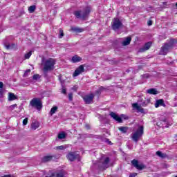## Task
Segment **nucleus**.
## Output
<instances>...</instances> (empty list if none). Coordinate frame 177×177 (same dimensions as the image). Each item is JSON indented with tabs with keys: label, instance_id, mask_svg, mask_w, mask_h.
<instances>
[{
	"label": "nucleus",
	"instance_id": "f257e3e1",
	"mask_svg": "<svg viewBox=\"0 0 177 177\" xmlns=\"http://www.w3.org/2000/svg\"><path fill=\"white\" fill-rule=\"evenodd\" d=\"M56 64V59L53 58H48L47 59H42L41 66H43L44 73L48 71H53L55 70V65Z\"/></svg>",
	"mask_w": 177,
	"mask_h": 177
},
{
	"label": "nucleus",
	"instance_id": "f03ea898",
	"mask_svg": "<svg viewBox=\"0 0 177 177\" xmlns=\"http://www.w3.org/2000/svg\"><path fill=\"white\" fill-rule=\"evenodd\" d=\"M92 12V8L90 6H86L84 8L83 12L81 10L74 11L73 15L77 19H82V20H86V17L89 16Z\"/></svg>",
	"mask_w": 177,
	"mask_h": 177
},
{
	"label": "nucleus",
	"instance_id": "7ed1b4c3",
	"mask_svg": "<svg viewBox=\"0 0 177 177\" xmlns=\"http://www.w3.org/2000/svg\"><path fill=\"white\" fill-rule=\"evenodd\" d=\"M175 44H176V40L174 39H170L169 41L167 43H165L160 50V55L165 56L175 46Z\"/></svg>",
	"mask_w": 177,
	"mask_h": 177
},
{
	"label": "nucleus",
	"instance_id": "20e7f679",
	"mask_svg": "<svg viewBox=\"0 0 177 177\" xmlns=\"http://www.w3.org/2000/svg\"><path fill=\"white\" fill-rule=\"evenodd\" d=\"M145 133V127L143 126H140L138 129L132 134L131 139L136 143L139 142V139L143 136Z\"/></svg>",
	"mask_w": 177,
	"mask_h": 177
},
{
	"label": "nucleus",
	"instance_id": "39448f33",
	"mask_svg": "<svg viewBox=\"0 0 177 177\" xmlns=\"http://www.w3.org/2000/svg\"><path fill=\"white\" fill-rule=\"evenodd\" d=\"M30 104L32 107H35L38 110V111H41L42 109V101L40 98H33L30 101Z\"/></svg>",
	"mask_w": 177,
	"mask_h": 177
},
{
	"label": "nucleus",
	"instance_id": "423d86ee",
	"mask_svg": "<svg viewBox=\"0 0 177 177\" xmlns=\"http://www.w3.org/2000/svg\"><path fill=\"white\" fill-rule=\"evenodd\" d=\"M109 162L110 158L106 157L104 159L101 158L98 162V168H100V169H107V168H109Z\"/></svg>",
	"mask_w": 177,
	"mask_h": 177
},
{
	"label": "nucleus",
	"instance_id": "0eeeda50",
	"mask_svg": "<svg viewBox=\"0 0 177 177\" xmlns=\"http://www.w3.org/2000/svg\"><path fill=\"white\" fill-rule=\"evenodd\" d=\"M113 24H112V30L115 31L116 30H120L121 27H122V22L120 21V19L118 18H114L113 20Z\"/></svg>",
	"mask_w": 177,
	"mask_h": 177
},
{
	"label": "nucleus",
	"instance_id": "6e6552de",
	"mask_svg": "<svg viewBox=\"0 0 177 177\" xmlns=\"http://www.w3.org/2000/svg\"><path fill=\"white\" fill-rule=\"evenodd\" d=\"M67 160L73 162V161H75V160H78L80 158V154L77 153V151L69 152L66 156Z\"/></svg>",
	"mask_w": 177,
	"mask_h": 177
},
{
	"label": "nucleus",
	"instance_id": "1a4fd4ad",
	"mask_svg": "<svg viewBox=\"0 0 177 177\" xmlns=\"http://www.w3.org/2000/svg\"><path fill=\"white\" fill-rule=\"evenodd\" d=\"M93 99H95V94L93 93H90L83 97V100L86 104H92Z\"/></svg>",
	"mask_w": 177,
	"mask_h": 177
},
{
	"label": "nucleus",
	"instance_id": "9d476101",
	"mask_svg": "<svg viewBox=\"0 0 177 177\" xmlns=\"http://www.w3.org/2000/svg\"><path fill=\"white\" fill-rule=\"evenodd\" d=\"M131 164L138 171H143V169L146 168V166L144 164L142 163L139 164V161H138V160H136V159H133V160H131Z\"/></svg>",
	"mask_w": 177,
	"mask_h": 177
},
{
	"label": "nucleus",
	"instance_id": "9b49d317",
	"mask_svg": "<svg viewBox=\"0 0 177 177\" xmlns=\"http://www.w3.org/2000/svg\"><path fill=\"white\" fill-rule=\"evenodd\" d=\"M82 73H85V66L84 65L79 66L73 74V77H78Z\"/></svg>",
	"mask_w": 177,
	"mask_h": 177
},
{
	"label": "nucleus",
	"instance_id": "f8f14e48",
	"mask_svg": "<svg viewBox=\"0 0 177 177\" xmlns=\"http://www.w3.org/2000/svg\"><path fill=\"white\" fill-rule=\"evenodd\" d=\"M66 172L64 170H61L59 171H54L51 173L50 177H64Z\"/></svg>",
	"mask_w": 177,
	"mask_h": 177
},
{
	"label": "nucleus",
	"instance_id": "ddd939ff",
	"mask_svg": "<svg viewBox=\"0 0 177 177\" xmlns=\"http://www.w3.org/2000/svg\"><path fill=\"white\" fill-rule=\"evenodd\" d=\"M152 44L153 43H151V41L145 43L144 46L139 49V52L143 53V52H146V50H149V49L151 48Z\"/></svg>",
	"mask_w": 177,
	"mask_h": 177
},
{
	"label": "nucleus",
	"instance_id": "4468645a",
	"mask_svg": "<svg viewBox=\"0 0 177 177\" xmlns=\"http://www.w3.org/2000/svg\"><path fill=\"white\" fill-rule=\"evenodd\" d=\"M110 115H111V118H113V120H115V121H117L119 123L122 122V118H121V117H120L115 113L111 112Z\"/></svg>",
	"mask_w": 177,
	"mask_h": 177
},
{
	"label": "nucleus",
	"instance_id": "2eb2a0df",
	"mask_svg": "<svg viewBox=\"0 0 177 177\" xmlns=\"http://www.w3.org/2000/svg\"><path fill=\"white\" fill-rule=\"evenodd\" d=\"M133 109H136L138 113H141L142 114H145V109L142 106H139L138 103H133L132 104Z\"/></svg>",
	"mask_w": 177,
	"mask_h": 177
},
{
	"label": "nucleus",
	"instance_id": "dca6fc26",
	"mask_svg": "<svg viewBox=\"0 0 177 177\" xmlns=\"http://www.w3.org/2000/svg\"><path fill=\"white\" fill-rule=\"evenodd\" d=\"M160 106H162V107H165V102H164V100L163 99H159L157 100L156 103H155V107L156 109H158V107H160Z\"/></svg>",
	"mask_w": 177,
	"mask_h": 177
},
{
	"label": "nucleus",
	"instance_id": "f3484780",
	"mask_svg": "<svg viewBox=\"0 0 177 177\" xmlns=\"http://www.w3.org/2000/svg\"><path fill=\"white\" fill-rule=\"evenodd\" d=\"M82 57L78 56V55H75L71 58L72 63H80V62H82Z\"/></svg>",
	"mask_w": 177,
	"mask_h": 177
},
{
	"label": "nucleus",
	"instance_id": "a211bd4d",
	"mask_svg": "<svg viewBox=\"0 0 177 177\" xmlns=\"http://www.w3.org/2000/svg\"><path fill=\"white\" fill-rule=\"evenodd\" d=\"M8 99L9 102H13V100H17V96L13 93H8Z\"/></svg>",
	"mask_w": 177,
	"mask_h": 177
},
{
	"label": "nucleus",
	"instance_id": "6ab92c4d",
	"mask_svg": "<svg viewBox=\"0 0 177 177\" xmlns=\"http://www.w3.org/2000/svg\"><path fill=\"white\" fill-rule=\"evenodd\" d=\"M131 41H132V37H127L125 38V39L122 42V45L123 46H127L131 44Z\"/></svg>",
	"mask_w": 177,
	"mask_h": 177
},
{
	"label": "nucleus",
	"instance_id": "aec40b11",
	"mask_svg": "<svg viewBox=\"0 0 177 177\" xmlns=\"http://www.w3.org/2000/svg\"><path fill=\"white\" fill-rule=\"evenodd\" d=\"M147 93L149 95H158V91L156 88H149L147 91Z\"/></svg>",
	"mask_w": 177,
	"mask_h": 177
},
{
	"label": "nucleus",
	"instance_id": "412c9836",
	"mask_svg": "<svg viewBox=\"0 0 177 177\" xmlns=\"http://www.w3.org/2000/svg\"><path fill=\"white\" fill-rule=\"evenodd\" d=\"M53 157H55V156H46L43 158L42 161L44 162H48V161H52Z\"/></svg>",
	"mask_w": 177,
	"mask_h": 177
},
{
	"label": "nucleus",
	"instance_id": "4be33fe9",
	"mask_svg": "<svg viewBox=\"0 0 177 177\" xmlns=\"http://www.w3.org/2000/svg\"><path fill=\"white\" fill-rule=\"evenodd\" d=\"M30 128L32 131H35V129H37V128H39V122H32L30 126Z\"/></svg>",
	"mask_w": 177,
	"mask_h": 177
},
{
	"label": "nucleus",
	"instance_id": "5701e85b",
	"mask_svg": "<svg viewBox=\"0 0 177 177\" xmlns=\"http://www.w3.org/2000/svg\"><path fill=\"white\" fill-rule=\"evenodd\" d=\"M71 30L74 32H84V28H81L72 27Z\"/></svg>",
	"mask_w": 177,
	"mask_h": 177
},
{
	"label": "nucleus",
	"instance_id": "b1692460",
	"mask_svg": "<svg viewBox=\"0 0 177 177\" xmlns=\"http://www.w3.org/2000/svg\"><path fill=\"white\" fill-rule=\"evenodd\" d=\"M156 156H158V157H160V158H166L167 157V155L165 153H162L160 151H156Z\"/></svg>",
	"mask_w": 177,
	"mask_h": 177
},
{
	"label": "nucleus",
	"instance_id": "393cba45",
	"mask_svg": "<svg viewBox=\"0 0 177 177\" xmlns=\"http://www.w3.org/2000/svg\"><path fill=\"white\" fill-rule=\"evenodd\" d=\"M118 129L122 133H127V132H128V127H120L118 128Z\"/></svg>",
	"mask_w": 177,
	"mask_h": 177
},
{
	"label": "nucleus",
	"instance_id": "a878e982",
	"mask_svg": "<svg viewBox=\"0 0 177 177\" xmlns=\"http://www.w3.org/2000/svg\"><path fill=\"white\" fill-rule=\"evenodd\" d=\"M35 9H37V6H30L28 8L29 13H34L35 12Z\"/></svg>",
	"mask_w": 177,
	"mask_h": 177
},
{
	"label": "nucleus",
	"instance_id": "bb28decb",
	"mask_svg": "<svg viewBox=\"0 0 177 177\" xmlns=\"http://www.w3.org/2000/svg\"><path fill=\"white\" fill-rule=\"evenodd\" d=\"M56 111H57V106H53V108H51L50 111V115H53V114H55Z\"/></svg>",
	"mask_w": 177,
	"mask_h": 177
},
{
	"label": "nucleus",
	"instance_id": "cd10ccee",
	"mask_svg": "<svg viewBox=\"0 0 177 177\" xmlns=\"http://www.w3.org/2000/svg\"><path fill=\"white\" fill-rule=\"evenodd\" d=\"M58 139H65L66 138V133L62 132L59 133L57 136Z\"/></svg>",
	"mask_w": 177,
	"mask_h": 177
},
{
	"label": "nucleus",
	"instance_id": "c85d7f7f",
	"mask_svg": "<svg viewBox=\"0 0 177 177\" xmlns=\"http://www.w3.org/2000/svg\"><path fill=\"white\" fill-rule=\"evenodd\" d=\"M31 55H32V51H29L28 53H26L24 55L25 59H30Z\"/></svg>",
	"mask_w": 177,
	"mask_h": 177
},
{
	"label": "nucleus",
	"instance_id": "c756f323",
	"mask_svg": "<svg viewBox=\"0 0 177 177\" xmlns=\"http://www.w3.org/2000/svg\"><path fill=\"white\" fill-rule=\"evenodd\" d=\"M64 37V32L63 31V29H59V38H63Z\"/></svg>",
	"mask_w": 177,
	"mask_h": 177
},
{
	"label": "nucleus",
	"instance_id": "7c9ffc66",
	"mask_svg": "<svg viewBox=\"0 0 177 177\" xmlns=\"http://www.w3.org/2000/svg\"><path fill=\"white\" fill-rule=\"evenodd\" d=\"M15 47V44H12L11 46L10 44L6 45V48L9 50V49H12V48Z\"/></svg>",
	"mask_w": 177,
	"mask_h": 177
},
{
	"label": "nucleus",
	"instance_id": "2f4dec72",
	"mask_svg": "<svg viewBox=\"0 0 177 177\" xmlns=\"http://www.w3.org/2000/svg\"><path fill=\"white\" fill-rule=\"evenodd\" d=\"M61 93H63V95H67V89L64 86H62Z\"/></svg>",
	"mask_w": 177,
	"mask_h": 177
},
{
	"label": "nucleus",
	"instance_id": "473e14b6",
	"mask_svg": "<svg viewBox=\"0 0 177 177\" xmlns=\"http://www.w3.org/2000/svg\"><path fill=\"white\" fill-rule=\"evenodd\" d=\"M73 93H69L68 94V100L70 102H73Z\"/></svg>",
	"mask_w": 177,
	"mask_h": 177
},
{
	"label": "nucleus",
	"instance_id": "72a5a7b5",
	"mask_svg": "<svg viewBox=\"0 0 177 177\" xmlns=\"http://www.w3.org/2000/svg\"><path fill=\"white\" fill-rule=\"evenodd\" d=\"M66 147L64 145L56 147V150H64Z\"/></svg>",
	"mask_w": 177,
	"mask_h": 177
},
{
	"label": "nucleus",
	"instance_id": "f704fd0d",
	"mask_svg": "<svg viewBox=\"0 0 177 177\" xmlns=\"http://www.w3.org/2000/svg\"><path fill=\"white\" fill-rule=\"evenodd\" d=\"M28 73H31V69H28L25 71L24 73V77H28Z\"/></svg>",
	"mask_w": 177,
	"mask_h": 177
},
{
	"label": "nucleus",
	"instance_id": "c9c22d12",
	"mask_svg": "<svg viewBox=\"0 0 177 177\" xmlns=\"http://www.w3.org/2000/svg\"><path fill=\"white\" fill-rule=\"evenodd\" d=\"M147 104H149V102H147V101H144L141 103V106H142V107H146V106H147Z\"/></svg>",
	"mask_w": 177,
	"mask_h": 177
},
{
	"label": "nucleus",
	"instance_id": "e433bc0d",
	"mask_svg": "<svg viewBox=\"0 0 177 177\" xmlns=\"http://www.w3.org/2000/svg\"><path fill=\"white\" fill-rule=\"evenodd\" d=\"M27 124H28V118H26L23 120V125H27Z\"/></svg>",
	"mask_w": 177,
	"mask_h": 177
},
{
	"label": "nucleus",
	"instance_id": "4c0bfd02",
	"mask_svg": "<svg viewBox=\"0 0 177 177\" xmlns=\"http://www.w3.org/2000/svg\"><path fill=\"white\" fill-rule=\"evenodd\" d=\"M138 176V173H131L129 175V177H136Z\"/></svg>",
	"mask_w": 177,
	"mask_h": 177
},
{
	"label": "nucleus",
	"instance_id": "58836bf2",
	"mask_svg": "<svg viewBox=\"0 0 177 177\" xmlns=\"http://www.w3.org/2000/svg\"><path fill=\"white\" fill-rule=\"evenodd\" d=\"M39 77V75L38 74L33 75L32 76L33 80H38Z\"/></svg>",
	"mask_w": 177,
	"mask_h": 177
},
{
	"label": "nucleus",
	"instance_id": "ea45409f",
	"mask_svg": "<svg viewBox=\"0 0 177 177\" xmlns=\"http://www.w3.org/2000/svg\"><path fill=\"white\" fill-rule=\"evenodd\" d=\"M3 97V90L0 89V99Z\"/></svg>",
	"mask_w": 177,
	"mask_h": 177
},
{
	"label": "nucleus",
	"instance_id": "a19ab883",
	"mask_svg": "<svg viewBox=\"0 0 177 177\" xmlns=\"http://www.w3.org/2000/svg\"><path fill=\"white\" fill-rule=\"evenodd\" d=\"M147 25L148 26H153V21H151V20L148 21Z\"/></svg>",
	"mask_w": 177,
	"mask_h": 177
},
{
	"label": "nucleus",
	"instance_id": "79ce46f5",
	"mask_svg": "<svg viewBox=\"0 0 177 177\" xmlns=\"http://www.w3.org/2000/svg\"><path fill=\"white\" fill-rule=\"evenodd\" d=\"M100 93H102V91H101L100 89H98V90H97V91H95V94H96V95H100Z\"/></svg>",
	"mask_w": 177,
	"mask_h": 177
},
{
	"label": "nucleus",
	"instance_id": "37998d69",
	"mask_svg": "<svg viewBox=\"0 0 177 177\" xmlns=\"http://www.w3.org/2000/svg\"><path fill=\"white\" fill-rule=\"evenodd\" d=\"M10 107H11V109H12V110H13V109H15V107H17V104H12Z\"/></svg>",
	"mask_w": 177,
	"mask_h": 177
},
{
	"label": "nucleus",
	"instance_id": "c03bdc74",
	"mask_svg": "<svg viewBox=\"0 0 177 177\" xmlns=\"http://www.w3.org/2000/svg\"><path fill=\"white\" fill-rule=\"evenodd\" d=\"M85 128H86V129H91V126L88 124H85Z\"/></svg>",
	"mask_w": 177,
	"mask_h": 177
},
{
	"label": "nucleus",
	"instance_id": "a18cd8bd",
	"mask_svg": "<svg viewBox=\"0 0 177 177\" xmlns=\"http://www.w3.org/2000/svg\"><path fill=\"white\" fill-rule=\"evenodd\" d=\"M78 89V87L77 86H74L73 88H72V90L73 91H77Z\"/></svg>",
	"mask_w": 177,
	"mask_h": 177
},
{
	"label": "nucleus",
	"instance_id": "49530a36",
	"mask_svg": "<svg viewBox=\"0 0 177 177\" xmlns=\"http://www.w3.org/2000/svg\"><path fill=\"white\" fill-rule=\"evenodd\" d=\"M3 88V82H0V89H2Z\"/></svg>",
	"mask_w": 177,
	"mask_h": 177
},
{
	"label": "nucleus",
	"instance_id": "de8ad7c7",
	"mask_svg": "<svg viewBox=\"0 0 177 177\" xmlns=\"http://www.w3.org/2000/svg\"><path fill=\"white\" fill-rule=\"evenodd\" d=\"M103 89H104V87H103V86H101V87H100V88H99V90L101 91H102Z\"/></svg>",
	"mask_w": 177,
	"mask_h": 177
},
{
	"label": "nucleus",
	"instance_id": "09e8293b",
	"mask_svg": "<svg viewBox=\"0 0 177 177\" xmlns=\"http://www.w3.org/2000/svg\"><path fill=\"white\" fill-rule=\"evenodd\" d=\"M1 177H11V176H10V175H4V176H3Z\"/></svg>",
	"mask_w": 177,
	"mask_h": 177
},
{
	"label": "nucleus",
	"instance_id": "8fccbe9b",
	"mask_svg": "<svg viewBox=\"0 0 177 177\" xmlns=\"http://www.w3.org/2000/svg\"><path fill=\"white\" fill-rule=\"evenodd\" d=\"M176 8H177V2L176 3Z\"/></svg>",
	"mask_w": 177,
	"mask_h": 177
},
{
	"label": "nucleus",
	"instance_id": "3c124183",
	"mask_svg": "<svg viewBox=\"0 0 177 177\" xmlns=\"http://www.w3.org/2000/svg\"><path fill=\"white\" fill-rule=\"evenodd\" d=\"M175 177H177V176H176Z\"/></svg>",
	"mask_w": 177,
	"mask_h": 177
}]
</instances>
